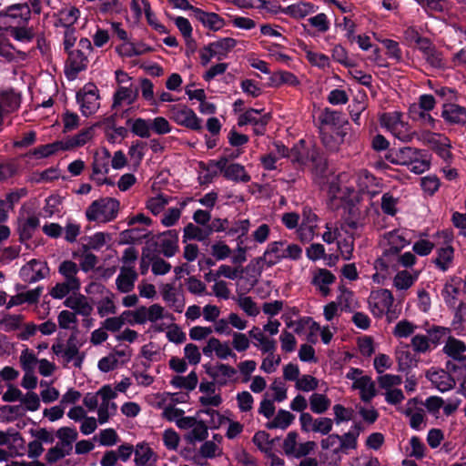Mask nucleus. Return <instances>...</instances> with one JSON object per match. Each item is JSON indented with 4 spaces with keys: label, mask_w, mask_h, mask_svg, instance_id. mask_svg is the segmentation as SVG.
Masks as SVG:
<instances>
[{
    "label": "nucleus",
    "mask_w": 466,
    "mask_h": 466,
    "mask_svg": "<svg viewBox=\"0 0 466 466\" xmlns=\"http://www.w3.org/2000/svg\"><path fill=\"white\" fill-rule=\"evenodd\" d=\"M116 398V390L106 384L96 392L86 393L83 398V404L90 411L96 410L97 420L102 425L116 413L117 405L114 402Z\"/></svg>",
    "instance_id": "1"
},
{
    "label": "nucleus",
    "mask_w": 466,
    "mask_h": 466,
    "mask_svg": "<svg viewBox=\"0 0 466 466\" xmlns=\"http://www.w3.org/2000/svg\"><path fill=\"white\" fill-rule=\"evenodd\" d=\"M120 202L114 198H101L94 200L86 210V219L90 222L107 223L114 220L119 211Z\"/></svg>",
    "instance_id": "2"
},
{
    "label": "nucleus",
    "mask_w": 466,
    "mask_h": 466,
    "mask_svg": "<svg viewBox=\"0 0 466 466\" xmlns=\"http://www.w3.org/2000/svg\"><path fill=\"white\" fill-rule=\"evenodd\" d=\"M443 352L451 357L452 360L447 361L446 369L449 371L456 372L460 369L466 370V344L453 337H449L442 349Z\"/></svg>",
    "instance_id": "3"
},
{
    "label": "nucleus",
    "mask_w": 466,
    "mask_h": 466,
    "mask_svg": "<svg viewBox=\"0 0 466 466\" xmlns=\"http://www.w3.org/2000/svg\"><path fill=\"white\" fill-rule=\"evenodd\" d=\"M99 90L94 83H87L76 92V100L80 106L83 116H88L95 114L99 108Z\"/></svg>",
    "instance_id": "4"
},
{
    "label": "nucleus",
    "mask_w": 466,
    "mask_h": 466,
    "mask_svg": "<svg viewBox=\"0 0 466 466\" xmlns=\"http://www.w3.org/2000/svg\"><path fill=\"white\" fill-rule=\"evenodd\" d=\"M80 345L77 343L76 334L66 340V343L57 342L52 346V351L58 357H61L66 364L73 362L75 367H80L83 361V356L79 352Z\"/></svg>",
    "instance_id": "5"
},
{
    "label": "nucleus",
    "mask_w": 466,
    "mask_h": 466,
    "mask_svg": "<svg viewBox=\"0 0 466 466\" xmlns=\"http://www.w3.org/2000/svg\"><path fill=\"white\" fill-rule=\"evenodd\" d=\"M79 268L72 260L63 261L58 271L63 275L65 280L62 283H56L50 291H78L80 289V281L76 278Z\"/></svg>",
    "instance_id": "6"
},
{
    "label": "nucleus",
    "mask_w": 466,
    "mask_h": 466,
    "mask_svg": "<svg viewBox=\"0 0 466 466\" xmlns=\"http://www.w3.org/2000/svg\"><path fill=\"white\" fill-rule=\"evenodd\" d=\"M299 434L297 431H289L283 441L282 448L287 456H293L295 458H301L309 455L316 447V443L312 441H308L302 443H298Z\"/></svg>",
    "instance_id": "7"
},
{
    "label": "nucleus",
    "mask_w": 466,
    "mask_h": 466,
    "mask_svg": "<svg viewBox=\"0 0 466 466\" xmlns=\"http://www.w3.org/2000/svg\"><path fill=\"white\" fill-rule=\"evenodd\" d=\"M215 164L218 165L219 173H221L227 180L236 183H248L251 179V177L246 171L245 167L239 163L228 165V159L226 157H219L218 162Z\"/></svg>",
    "instance_id": "8"
},
{
    "label": "nucleus",
    "mask_w": 466,
    "mask_h": 466,
    "mask_svg": "<svg viewBox=\"0 0 466 466\" xmlns=\"http://www.w3.org/2000/svg\"><path fill=\"white\" fill-rule=\"evenodd\" d=\"M68 55V59L66 68L65 75L68 80H74L77 77L78 74L81 71H84L87 67V56L86 54L80 50H70L69 52H66Z\"/></svg>",
    "instance_id": "9"
},
{
    "label": "nucleus",
    "mask_w": 466,
    "mask_h": 466,
    "mask_svg": "<svg viewBox=\"0 0 466 466\" xmlns=\"http://www.w3.org/2000/svg\"><path fill=\"white\" fill-rule=\"evenodd\" d=\"M171 118L179 126L194 131L202 129V120L197 116L193 109L187 106L181 108L173 109Z\"/></svg>",
    "instance_id": "10"
},
{
    "label": "nucleus",
    "mask_w": 466,
    "mask_h": 466,
    "mask_svg": "<svg viewBox=\"0 0 466 466\" xmlns=\"http://www.w3.org/2000/svg\"><path fill=\"white\" fill-rule=\"evenodd\" d=\"M392 293H370L368 302L370 309L375 317L389 313L393 305Z\"/></svg>",
    "instance_id": "11"
},
{
    "label": "nucleus",
    "mask_w": 466,
    "mask_h": 466,
    "mask_svg": "<svg viewBox=\"0 0 466 466\" xmlns=\"http://www.w3.org/2000/svg\"><path fill=\"white\" fill-rule=\"evenodd\" d=\"M199 392L198 401L203 407H218L222 403L221 395L217 392L216 384L213 381H201Z\"/></svg>",
    "instance_id": "12"
},
{
    "label": "nucleus",
    "mask_w": 466,
    "mask_h": 466,
    "mask_svg": "<svg viewBox=\"0 0 466 466\" xmlns=\"http://www.w3.org/2000/svg\"><path fill=\"white\" fill-rule=\"evenodd\" d=\"M441 116L449 125L465 126L466 107L454 103H445Z\"/></svg>",
    "instance_id": "13"
},
{
    "label": "nucleus",
    "mask_w": 466,
    "mask_h": 466,
    "mask_svg": "<svg viewBox=\"0 0 466 466\" xmlns=\"http://www.w3.org/2000/svg\"><path fill=\"white\" fill-rule=\"evenodd\" d=\"M178 235L179 232L176 229H168L157 234L159 250L166 258H171L178 251Z\"/></svg>",
    "instance_id": "14"
},
{
    "label": "nucleus",
    "mask_w": 466,
    "mask_h": 466,
    "mask_svg": "<svg viewBox=\"0 0 466 466\" xmlns=\"http://www.w3.org/2000/svg\"><path fill=\"white\" fill-rule=\"evenodd\" d=\"M238 41L235 38L223 37L206 45L205 50L211 51L214 57L221 61L228 57V53L236 47Z\"/></svg>",
    "instance_id": "15"
},
{
    "label": "nucleus",
    "mask_w": 466,
    "mask_h": 466,
    "mask_svg": "<svg viewBox=\"0 0 466 466\" xmlns=\"http://www.w3.org/2000/svg\"><path fill=\"white\" fill-rule=\"evenodd\" d=\"M158 456L147 442H138L135 446L134 462L136 466H153Z\"/></svg>",
    "instance_id": "16"
},
{
    "label": "nucleus",
    "mask_w": 466,
    "mask_h": 466,
    "mask_svg": "<svg viewBox=\"0 0 466 466\" xmlns=\"http://www.w3.org/2000/svg\"><path fill=\"white\" fill-rule=\"evenodd\" d=\"M449 372L448 370L446 371L432 368L426 372V377L440 391L444 392L455 385V381Z\"/></svg>",
    "instance_id": "17"
},
{
    "label": "nucleus",
    "mask_w": 466,
    "mask_h": 466,
    "mask_svg": "<svg viewBox=\"0 0 466 466\" xmlns=\"http://www.w3.org/2000/svg\"><path fill=\"white\" fill-rule=\"evenodd\" d=\"M66 307L75 310L76 313L88 316L93 306L89 299L81 293H71L64 301Z\"/></svg>",
    "instance_id": "18"
},
{
    "label": "nucleus",
    "mask_w": 466,
    "mask_h": 466,
    "mask_svg": "<svg viewBox=\"0 0 466 466\" xmlns=\"http://www.w3.org/2000/svg\"><path fill=\"white\" fill-rule=\"evenodd\" d=\"M202 25L211 31L217 32L225 26V20L217 13L206 12L201 8L195 10L194 16Z\"/></svg>",
    "instance_id": "19"
},
{
    "label": "nucleus",
    "mask_w": 466,
    "mask_h": 466,
    "mask_svg": "<svg viewBox=\"0 0 466 466\" xmlns=\"http://www.w3.org/2000/svg\"><path fill=\"white\" fill-rule=\"evenodd\" d=\"M284 241H273L270 242L263 256L258 257V261H263L268 267H272L284 258V249L281 248L284 245Z\"/></svg>",
    "instance_id": "20"
},
{
    "label": "nucleus",
    "mask_w": 466,
    "mask_h": 466,
    "mask_svg": "<svg viewBox=\"0 0 466 466\" xmlns=\"http://www.w3.org/2000/svg\"><path fill=\"white\" fill-rule=\"evenodd\" d=\"M217 295L224 299H229L228 293H217ZM230 299L248 316L254 317L259 313V308L250 297L246 296V293H237L230 297Z\"/></svg>",
    "instance_id": "21"
},
{
    "label": "nucleus",
    "mask_w": 466,
    "mask_h": 466,
    "mask_svg": "<svg viewBox=\"0 0 466 466\" xmlns=\"http://www.w3.org/2000/svg\"><path fill=\"white\" fill-rule=\"evenodd\" d=\"M208 375L214 380L215 384L219 386L226 385L236 375L237 370L228 364H218L208 371Z\"/></svg>",
    "instance_id": "22"
},
{
    "label": "nucleus",
    "mask_w": 466,
    "mask_h": 466,
    "mask_svg": "<svg viewBox=\"0 0 466 466\" xmlns=\"http://www.w3.org/2000/svg\"><path fill=\"white\" fill-rule=\"evenodd\" d=\"M215 352L217 357L220 360H226L230 356H235V353L230 349L228 342H221L218 339L211 338L208 340L207 345L203 348V353L209 356Z\"/></svg>",
    "instance_id": "23"
},
{
    "label": "nucleus",
    "mask_w": 466,
    "mask_h": 466,
    "mask_svg": "<svg viewBox=\"0 0 466 466\" xmlns=\"http://www.w3.org/2000/svg\"><path fill=\"white\" fill-rule=\"evenodd\" d=\"M137 279V273L135 271L133 267L123 266L116 279L117 290L132 291Z\"/></svg>",
    "instance_id": "24"
},
{
    "label": "nucleus",
    "mask_w": 466,
    "mask_h": 466,
    "mask_svg": "<svg viewBox=\"0 0 466 466\" xmlns=\"http://www.w3.org/2000/svg\"><path fill=\"white\" fill-rule=\"evenodd\" d=\"M223 437L220 434H214L212 439L206 441L199 448V454L206 459L220 457L223 454L221 443Z\"/></svg>",
    "instance_id": "25"
},
{
    "label": "nucleus",
    "mask_w": 466,
    "mask_h": 466,
    "mask_svg": "<svg viewBox=\"0 0 466 466\" xmlns=\"http://www.w3.org/2000/svg\"><path fill=\"white\" fill-rule=\"evenodd\" d=\"M416 400L411 399L407 402L403 413L410 418V425L414 430H421L425 427V415L422 409L414 410Z\"/></svg>",
    "instance_id": "26"
},
{
    "label": "nucleus",
    "mask_w": 466,
    "mask_h": 466,
    "mask_svg": "<svg viewBox=\"0 0 466 466\" xmlns=\"http://www.w3.org/2000/svg\"><path fill=\"white\" fill-rule=\"evenodd\" d=\"M248 335L250 338L254 339L256 342L254 343L255 347H257L262 353H268L272 351H276V341L273 339L268 338L263 331L258 327H254L252 329L248 331Z\"/></svg>",
    "instance_id": "27"
},
{
    "label": "nucleus",
    "mask_w": 466,
    "mask_h": 466,
    "mask_svg": "<svg viewBox=\"0 0 466 466\" xmlns=\"http://www.w3.org/2000/svg\"><path fill=\"white\" fill-rule=\"evenodd\" d=\"M352 388L360 391V397L365 402L370 401L377 393L375 382L368 375H365L357 382H353Z\"/></svg>",
    "instance_id": "28"
},
{
    "label": "nucleus",
    "mask_w": 466,
    "mask_h": 466,
    "mask_svg": "<svg viewBox=\"0 0 466 466\" xmlns=\"http://www.w3.org/2000/svg\"><path fill=\"white\" fill-rule=\"evenodd\" d=\"M137 97V87L132 88V86L128 87L120 86L114 93L112 108L118 107L124 101H127V105H132Z\"/></svg>",
    "instance_id": "29"
},
{
    "label": "nucleus",
    "mask_w": 466,
    "mask_h": 466,
    "mask_svg": "<svg viewBox=\"0 0 466 466\" xmlns=\"http://www.w3.org/2000/svg\"><path fill=\"white\" fill-rule=\"evenodd\" d=\"M263 265V261H258V258L252 259L246 268L240 267V279H247L248 283L253 288L262 273Z\"/></svg>",
    "instance_id": "30"
},
{
    "label": "nucleus",
    "mask_w": 466,
    "mask_h": 466,
    "mask_svg": "<svg viewBox=\"0 0 466 466\" xmlns=\"http://www.w3.org/2000/svg\"><path fill=\"white\" fill-rule=\"evenodd\" d=\"M318 9V5L304 1L286 6L287 15L294 19H302L308 15L315 13Z\"/></svg>",
    "instance_id": "31"
},
{
    "label": "nucleus",
    "mask_w": 466,
    "mask_h": 466,
    "mask_svg": "<svg viewBox=\"0 0 466 466\" xmlns=\"http://www.w3.org/2000/svg\"><path fill=\"white\" fill-rule=\"evenodd\" d=\"M310 148L307 147L304 139L299 140L289 150V158L293 164L306 166L309 163V153Z\"/></svg>",
    "instance_id": "32"
},
{
    "label": "nucleus",
    "mask_w": 466,
    "mask_h": 466,
    "mask_svg": "<svg viewBox=\"0 0 466 466\" xmlns=\"http://www.w3.org/2000/svg\"><path fill=\"white\" fill-rule=\"evenodd\" d=\"M240 267L233 268L228 265H221L216 272L209 270L206 273L205 279L208 282L216 281L220 277L235 280L237 279H240Z\"/></svg>",
    "instance_id": "33"
},
{
    "label": "nucleus",
    "mask_w": 466,
    "mask_h": 466,
    "mask_svg": "<svg viewBox=\"0 0 466 466\" xmlns=\"http://www.w3.org/2000/svg\"><path fill=\"white\" fill-rule=\"evenodd\" d=\"M31 9L27 3L15 4L6 8L5 14H0V17L8 16L11 18H20L22 24L27 25L31 19Z\"/></svg>",
    "instance_id": "34"
},
{
    "label": "nucleus",
    "mask_w": 466,
    "mask_h": 466,
    "mask_svg": "<svg viewBox=\"0 0 466 466\" xmlns=\"http://www.w3.org/2000/svg\"><path fill=\"white\" fill-rule=\"evenodd\" d=\"M39 225L40 220L36 216H31L23 222L19 223L17 228L19 241L21 243H25V241L29 240L33 237L35 230L39 227Z\"/></svg>",
    "instance_id": "35"
},
{
    "label": "nucleus",
    "mask_w": 466,
    "mask_h": 466,
    "mask_svg": "<svg viewBox=\"0 0 466 466\" xmlns=\"http://www.w3.org/2000/svg\"><path fill=\"white\" fill-rule=\"evenodd\" d=\"M177 393H153L147 396L146 400L147 403L156 408L165 410V407H167L170 402H177Z\"/></svg>",
    "instance_id": "36"
},
{
    "label": "nucleus",
    "mask_w": 466,
    "mask_h": 466,
    "mask_svg": "<svg viewBox=\"0 0 466 466\" xmlns=\"http://www.w3.org/2000/svg\"><path fill=\"white\" fill-rule=\"evenodd\" d=\"M294 420L295 416L291 412L286 410H279L272 420L266 424V427L269 430H286L293 423Z\"/></svg>",
    "instance_id": "37"
},
{
    "label": "nucleus",
    "mask_w": 466,
    "mask_h": 466,
    "mask_svg": "<svg viewBox=\"0 0 466 466\" xmlns=\"http://www.w3.org/2000/svg\"><path fill=\"white\" fill-rule=\"evenodd\" d=\"M137 315H143V318L137 319V323H144L147 320L150 322H156L158 319H164L166 317L164 309L157 304H154L149 308H140L137 309Z\"/></svg>",
    "instance_id": "38"
},
{
    "label": "nucleus",
    "mask_w": 466,
    "mask_h": 466,
    "mask_svg": "<svg viewBox=\"0 0 466 466\" xmlns=\"http://www.w3.org/2000/svg\"><path fill=\"white\" fill-rule=\"evenodd\" d=\"M396 360L398 363L399 371H406L414 364V358L409 349L408 345H403L396 350Z\"/></svg>",
    "instance_id": "39"
},
{
    "label": "nucleus",
    "mask_w": 466,
    "mask_h": 466,
    "mask_svg": "<svg viewBox=\"0 0 466 466\" xmlns=\"http://www.w3.org/2000/svg\"><path fill=\"white\" fill-rule=\"evenodd\" d=\"M310 410L315 414H323L330 407V400L324 394L312 393L309 399Z\"/></svg>",
    "instance_id": "40"
},
{
    "label": "nucleus",
    "mask_w": 466,
    "mask_h": 466,
    "mask_svg": "<svg viewBox=\"0 0 466 466\" xmlns=\"http://www.w3.org/2000/svg\"><path fill=\"white\" fill-rule=\"evenodd\" d=\"M309 162H311L315 171L319 175H324L328 170L327 159L323 152L316 147H310L309 153Z\"/></svg>",
    "instance_id": "41"
},
{
    "label": "nucleus",
    "mask_w": 466,
    "mask_h": 466,
    "mask_svg": "<svg viewBox=\"0 0 466 466\" xmlns=\"http://www.w3.org/2000/svg\"><path fill=\"white\" fill-rule=\"evenodd\" d=\"M131 126V132L142 138H148L150 137L151 130V119H144L141 117L136 118L134 121L129 118L127 121V125Z\"/></svg>",
    "instance_id": "42"
},
{
    "label": "nucleus",
    "mask_w": 466,
    "mask_h": 466,
    "mask_svg": "<svg viewBox=\"0 0 466 466\" xmlns=\"http://www.w3.org/2000/svg\"><path fill=\"white\" fill-rule=\"evenodd\" d=\"M335 279V276L329 270L319 268L313 277L312 284L319 288V291L327 292L330 291L328 285L333 283Z\"/></svg>",
    "instance_id": "43"
},
{
    "label": "nucleus",
    "mask_w": 466,
    "mask_h": 466,
    "mask_svg": "<svg viewBox=\"0 0 466 466\" xmlns=\"http://www.w3.org/2000/svg\"><path fill=\"white\" fill-rule=\"evenodd\" d=\"M0 103L4 113H11L20 106V96L13 90L4 91L0 95Z\"/></svg>",
    "instance_id": "44"
},
{
    "label": "nucleus",
    "mask_w": 466,
    "mask_h": 466,
    "mask_svg": "<svg viewBox=\"0 0 466 466\" xmlns=\"http://www.w3.org/2000/svg\"><path fill=\"white\" fill-rule=\"evenodd\" d=\"M208 426L207 422L198 420L190 431L185 436L186 440L191 443L206 440L208 435Z\"/></svg>",
    "instance_id": "45"
},
{
    "label": "nucleus",
    "mask_w": 466,
    "mask_h": 466,
    "mask_svg": "<svg viewBox=\"0 0 466 466\" xmlns=\"http://www.w3.org/2000/svg\"><path fill=\"white\" fill-rule=\"evenodd\" d=\"M454 249L451 245L441 247L437 249V257L434 259V263L442 271H445L449 268V264L453 259Z\"/></svg>",
    "instance_id": "46"
},
{
    "label": "nucleus",
    "mask_w": 466,
    "mask_h": 466,
    "mask_svg": "<svg viewBox=\"0 0 466 466\" xmlns=\"http://www.w3.org/2000/svg\"><path fill=\"white\" fill-rule=\"evenodd\" d=\"M56 437L59 440L57 443L72 451L73 443L76 441L78 433L76 429L71 427H61L56 431Z\"/></svg>",
    "instance_id": "47"
},
{
    "label": "nucleus",
    "mask_w": 466,
    "mask_h": 466,
    "mask_svg": "<svg viewBox=\"0 0 466 466\" xmlns=\"http://www.w3.org/2000/svg\"><path fill=\"white\" fill-rule=\"evenodd\" d=\"M319 118L320 123L326 126L340 127L346 122L340 112L328 107L322 111Z\"/></svg>",
    "instance_id": "48"
},
{
    "label": "nucleus",
    "mask_w": 466,
    "mask_h": 466,
    "mask_svg": "<svg viewBox=\"0 0 466 466\" xmlns=\"http://www.w3.org/2000/svg\"><path fill=\"white\" fill-rule=\"evenodd\" d=\"M39 360L29 349H25L19 356V363L24 372H34Z\"/></svg>",
    "instance_id": "49"
},
{
    "label": "nucleus",
    "mask_w": 466,
    "mask_h": 466,
    "mask_svg": "<svg viewBox=\"0 0 466 466\" xmlns=\"http://www.w3.org/2000/svg\"><path fill=\"white\" fill-rule=\"evenodd\" d=\"M24 440L21 434L13 429H9L6 431H0V446H7L12 449L14 446H23Z\"/></svg>",
    "instance_id": "50"
},
{
    "label": "nucleus",
    "mask_w": 466,
    "mask_h": 466,
    "mask_svg": "<svg viewBox=\"0 0 466 466\" xmlns=\"http://www.w3.org/2000/svg\"><path fill=\"white\" fill-rule=\"evenodd\" d=\"M58 144L56 142L41 145L25 154V157H35L37 159L48 157L57 152Z\"/></svg>",
    "instance_id": "51"
},
{
    "label": "nucleus",
    "mask_w": 466,
    "mask_h": 466,
    "mask_svg": "<svg viewBox=\"0 0 466 466\" xmlns=\"http://www.w3.org/2000/svg\"><path fill=\"white\" fill-rule=\"evenodd\" d=\"M360 435V431L357 427L355 430L350 431L340 436L339 451L347 453L349 450H355L357 448V440Z\"/></svg>",
    "instance_id": "52"
},
{
    "label": "nucleus",
    "mask_w": 466,
    "mask_h": 466,
    "mask_svg": "<svg viewBox=\"0 0 466 466\" xmlns=\"http://www.w3.org/2000/svg\"><path fill=\"white\" fill-rule=\"evenodd\" d=\"M424 149H417L411 147H399V155L400 157V165L408 166L411 161L421 158L422 156H425Z\"/></svg>",
    "instance_id": "53"
},
{
    "label": "nucleus",
    "mask_w": 466,
    "mask_h": 466,
    "mask_svg": "<svg viewBox=\"0 0 466 466\" xmlns=\"http://www.w3.org/2000/svg\"><path fill=\"white\" fill-rule=\"evenodd\" d=\"M171 384L177 389L192 390L198 384V376L194 371L186 377L176 376L172 379Z\"/></svg>",
    "instance_id": "54"
},
{
    "label": "nucleus",
    "mask_w": 466,
    "mask_h": 466,
    "mask_svg": "<svg viewBox=\"0 0 466 466\" xmlns=\"http://www.w3.org/2000/svg\"><path fill=\"white\" fill-rule=\"evenodd\" d=\"M109 158L110 152L106 148L102 157L96 155L92 163L93 175L107 174L109 172Z\"/></svg>",
    "instance_id": "55"
},
{
    "label": "nucleus",
    "mask_w": 466,
    "mask_h": 466,
    "mask_svg": "<svg viewBox=\"0 0 466 466\" xmlns=\"http://www.w3.org/2000/svg\"><path fill=\"white\" fill-rule=\"evenodd\" d=\"M142 4L144 6L145 15L148 25L152 26L159 34H167L168 30L167 29V27L164 25L157 22V19L151 9L150 3L147 0H142Z\"/></svg>",
    "instance_id": "56"
},
{
    "label": "nucleus",
    "mask_w": 466,
    "mask_h": 466,
    "mask_svg": "<svg viewBox=\"0 0 466 466\" xmlns=\"http://www.w3.org/2000/svg\"><path fill=\"white\" fill-rule=\"evenodd\" d=\"M417 279V274H411L408 270L399 271L394 278V286L398 289H408Z\"/></svg>",
    "instance_id": "57"
},
{
    "label": "nucleus",
    "mask_w": 466,
    "mask_h": 466,
    "mask_svg": "<svg viewBox=\"0 0 466 466\" xmlns=\"http://www.w3.org/2000/svg\"><path fill=\"white\" fill-rule=\"evenodd\" d=\"M319 387V380L309 374H305L299 377L295 383V388L298 390L309 392L313 391Z\"/></svg>",
    "instance_id": "58"
},
{
    "label": "nucleus",
    "mask_w": 466,
    "mask_h": 466,
    "mask_svg": "<svg viewBox=\"0 0 466 466\" xmlns=\"http://www.w3.org/2000/svg\"><path fill=\"white\" fill-rule=\"evenodd\" d=\"M281 358L279 355L275 354V351L268 352V356L262 360L260 370L266 373L271 374L276 371L280 364Z\"/></svg>",
    "instance_id": "59"
},
{
    "label": "nucleus",
    "mask_w": 466,
    "mask_h": 466,
    "mask_svg": "<svg viewBox=\"0 0 466 466\" xmlns=\"http://www.w3.org/2000/svg\"><path fill=\"white\" fill-rule=\"evenodd\" d=\"M402 382V379L399 375L395 374H381L378 377L379 386L386 390L396 389L395 387L400 385Z\"/></svg>",
    "instance_id": "60"
},
{
    "label": "nucleus",
    "mask_w": 466,
    "mask_h": 466,
    "mask_svg": "<svg viewBox=\"0 0 466 466\" xmlns=\"http://www.w3.org/2000/svg\"><path fill=\"white\" fill-rule=\"evenodd\" d=\"M420 187L428 195L433 196L441 187L440 178L436 175L421 177Z\"/></svg>",
    "instance_id": "61"
},
{
    "label": "nucleus",
    "mask_w": 466,
    "mask_h": 466,
    "mask_svg": "<svg viewBox=\"0 0 466 466\" xmlns=\"http://www.w3.org/2000/svg\"><path fill=\"white\" fill-rule=\"evenodd\" d=\"M269 390L272 391V398L273 401L277 402H282L284 401L288 395H287V386L286 384L280 380H274L272 383L269 386Z\"/></svg>",
    "instance_id": "62"
},
{
    "label": "nucleus",
    "mask_w": 466,
    "mask_h": 466,
    "mask_svg": "<svg viewBox=\"0 0 466 466\" xmlns=\"http://www.w3.org/2000/svg\"><path fill=\"white\" fill-rule=\"evenodd\" d=\"M58 325L64 329H76L77 319L76 313L62 310L57 317Z\"/></svg>",
    "instance_id": "63"
},
{
    "label": "nucleus",
    "mask_w": 466,
    "mask_h": 466,
    "mask_svg": "<svg viewBox=\"0 0 466 466\" xmlns=\"http://www.w3.org/2000/svg\"><path fill=\"white\" fill-rule=\"evenodd\" d=\"M408 166H410V171L416 175L422 174L429 170L431 167V159L428 151H425V156H422L421 158L411 161Z\"/></svg>",
    "instance_id": "64"
}]
</instances>
